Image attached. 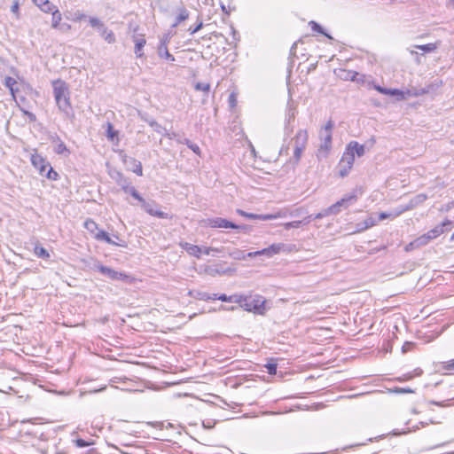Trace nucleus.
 <instances>
[{
  "label": "nucleus",
  "instance_id": "nucleus-1",
  "mask_svg": "<svg viewBox=\"0 0 454 454\" xmlns=\"http://www.w3.org/2000/svg\"><path fill=\"white\" fill-rule=\"evenodd\" d=\"M53 93L59 108L67 112L70 108L69 90L67 84L60 80L53 82Z\"/></svg>",
  "mask_w": 454,
  "mask_h": 454
},
{
  "label": "nucleus",
  "instance_id": "nucleus-2",
  "mask_svg": "<svg viewBox=\"0 0 454 454\" xmlns=\"http://www.w3.org/2000/svg\"><path fill=\"white\" fill-rule=\"evenodd\" d=\"M239 306L247 310L253 311L260 315L264 314L265 309V299L258 294L242 296L240 295V301H239Z\"/></svg>",
  "mask_w": 454,
  "mask_h": 454
},
{
  "label": "nucleus",
  "instance_id": "nucleus-3",
  "mask_svg": "<svg viewBox=\"0 0 454 454\" xmlns=\"http://www.w3.org/2000/svg\"><path fill=\"white\" fill-rule=\"evenodd\" d=\"M333 122L328 121L327 123L319 133L321 144L317 149V157L318 159L326 158L332 148V129H333Z\"/></svg>",
  "mask_w": 454,
  "mask_h": 454
},
{
  "label": "nucleus",
  "instance_id": "nucleus-4",
  "mask_svg": "<svg viewBox=\"0 0 454 454\" xmlns=\"http://www.w3.org/2000/svg\"><path fill=\"white\" fill-rule=\"evenodd\" d=\"M31 162L35 168L37 169L41 176H45L50 180H57L59 174L54 171L50 162L38 154H33L31 156Z\"/></svg>",
  "mask_w": 454,
  "mask_h": 454
},
{
  "label": "nucleus",
  "instance_id": "nucleus-5",
  "mask_svg": "<svg viewBox=\"0 0 454 454\" xmlns=\"http://www.w3.org/2000/svg\"><path fill=\"white\" fill-rule=\"evenodd\" d=\"M205 225L211 228H231L241 231H246L247 229V226L246 225H237L232 222L221 217L207 219L205 220Z\"/></svg>",
  "mask_w": 454,
  "mask_h": 454
},
{
  "label": "nucleus",
  "instance_id": "nucleus-6",
  "mask_svg": "<svg viewBox=\"0 0 454 454\" xmlns=\"http://www.w3.org/2000/svg\"><path fill=\"white\" fill-rule=\"evenodd\" d=\"M114 179L117 182V184L121 187V189L126 192L129 193L133 198L137 200H143V198L137 192V191L130 184V182L125 178L122 174L120 172H116L115 176H112Z\"/></svg>",
  "mask_w": 454,
  "mask_h": 454
},
{
  "label": "nucleus",
  "instance_id": "nucleus-7",
  "mask_svg": "<svg viewBox=\"0 0 454 454\" xmlns=\"http://www.w3.org/2000/svg\"><path fill=\"white\" fill-rule=\"evenodd\" d=\"M427 195L424 193H420L413 197L407 205H400L397 207V209L393 214V216H399L403 213L411 210L422 204L427 200Z\"/></svg>",
  "mask_w": 454,
  "mask_h": 454
},
{
  "label": "nucleus",
  "instance_id": "nucleus-8",
  "mask_svg": "<svg viewBox=\"0 0 454 454\" xmlns=\"http://www.w3.org/2000/svg\"><path fill=\"white\" fill-rule=\"evenodd\" d=\"M285 247H286V245L283 243L272 244L271 246H270L267 248H263L259 251L248 253V256H249V258H253L257 255H266L267 257H272L274 254H278L281 251H283Z\"/></svg>",
  "mask_w": 454,
  "mask_h": 454
},
{
  "label": "nucleus",
  "instance_id": "nucleus-9",
  "mask_svg": "<svg viewBox=\"0 0 454 454\" xmlns=\"http://www.w3.org/2000/svg\"><path fill=\"white\" fill-rule=\"evenodd\" d=\"M94 270H98L102 275L113 280L123 279V278L126 277L123 273L116 271L109 267L103 266L99 262H96L94 264Z\"/></svg>",
  "mask_w": 454,
  "mask_h": 454
},
{
  "label": "nucleus",
  "instance_id": "nucleus-10",
  "mask_svg": "<svg viewBox=\"0 0 454 454\" xmlns=\"http://www.w3.org/2000/svg\"><path fill=\"white\" fill-rule=\"evenodd\" d=\"M138 201L141 202L142 207L149 215L157 216V217L162 218V219L168 218V214L160 210L158 208L157 204L154 201H145L144 199H143V200H138Z\"/></svg>",
  "mask_w": 454,
  "mask_h": 454
},
{
  "label": "nucleus",
  "instance_id": "nucleus-11",
  "mask_svg": "<svg viewBox=\"0 0 454 454\" xmlns=\"http://www.w3.org/2000/svg\"><path fill=\"white\" fill-rule=\"evenodd\" d=\"M452 224V222L449 219L443 221L441 224L435 226L429 231H427V235L430 236V239L433 240L439 237L441 234L448 231V227Z\"/></svg>",
  "mask_w": 454,
  "mask_h": 454
},
{
  "label": "nucleus",
  "instance_id": "nucleus-12",
  "mask_svg": "<svg viewBox=\"0 0 454 454\" xmlns=\"http://www.w3.org/2000/svg\"><path fill=\"white\" fill-rule=\"evenodd\" d=\"M308 132L304 129H300L294 138V147L305 148L308 143Z\"/></svg>",
  "mask_w": 454,
  "mask_h": 454
},
{
  "label": "nucleus",
  "instance_id": "nucleus-13",
  "mask_svg": "<svg viewBox=\"0 0 454 454\" xmlns=\"http://www.w3.org/2000/svg\"><path fill=\"white\" fill-rule=\"evenodd\" d=\"M180 247L184 249L190 255L195 256L197 258H200V254L202 253V247L190 244L188 242H181Z\"/></svg>",
  "mask_w": 454,
  "mask_h": 454
},
{
  "label": "nucleus",
  "instance_id": "nucleus-14",
  "mask_svg": "<svg viewBox=\"0 0 454 454\" xmlns=\"http://www.w3.org/2000/svg\"><path fill=\"white\" fill-rule=\"evenodd\" d=\"M354 161H355L354 153L348 151V147H347L346 151L343 153L342 158L339 163V166L340 168H342V166H347L348 168H352Z\"/></svg>",
  "mask_w": 454,
  "mask_h": 454
},
{
  "label": "nucleus",
  "instance_id": "nucleus-15",
  "mask_svg": "<svg viewBox=\"0 0 454 454\" xmlns=\"http://www.w3.org/2000/svg\"><path fill=\"white\" fill-rule=\"evenodd\" d=\"M287 215V211L286 209H281L276 212L275 214H265V215H258V220L269 221L278 218H283Z\"/></svg>",
  "mask_w": 454,
  "mask_h": 454
},
{
  "label": "nucleus",
  "instance_id": "nucleus-16",
  "mask_svg": "<svg viewBox=\"0 0 454 454\" xmlns=\"http://www.w3.org/2000/svg\"><path fill=\"white\" fill-rule=\"evenodd\" d=\"M33 3L43 12H51L54 10L55 5L49 0H32Z\"/></svg>",
  "mask_w": 454,
  "mask_h": 454
},
{
  "label": "nucleus",
  "instance_id": "nucleus-17",
  "mask_svg": "<svg viewBox=\"0 0 454 454\" xmlns=\"http://www.w3.org/2000/svg\"><path fill=\"white\" fill-rule=\"evenodd\" d=\"M357 199V196L355 193L348 194L344 196L341 200L336 202V206L339 207L347 208L349 205L353 204Z\"/></svg>",
  "mask_w": 454,
  "mask_h": 454
},
{
  "label": "nucleus",
  "instance_id": "nucleus-18",
  "mask_svg": "<svg viewBox=\"0 0 454 454\" xmlns=\"http://www.w3.org/2000/svg\"><path fill=\"white\" fill-rule=\"evenodd\" d=\"M348 150L354 153V155H357L358 157H361L364 154V146L363 145H359L356 141L350 142L348 145Z\"/></svg>",
  "mask_w": 454,
  "mask_h": 454
},
{
  "label": "nucleus",
  "instance_id": "nucleus-19",
  "mask_svg": "<svg viewBox=\"0 0 454 454\" xmlns=\"http://www.w3.org/2000/svg\"><path fill=\"white\" fill-rule=\"evenodd\" d=\"M102 38L108 43H114L115 42V36L113 31L108 30L105 25L98 30Z\"/></svg>",
  "mask_w": 454,
  "mask_h": 454
},
{
  "label": "nucleus",
  "instance_id": "nucleus-20",
  "mask_svg": "<svg viewBox=\"0 0 454 454\" xmlns=\"http://www.w3.org/2000/svg\"><path fill=\"white\" fill-rule=\"evenodd\" d=\"M51 12L52 13L51 27L56 29L58 27H60L62 15L56 6H55L54 10L51 11Z\"/></svg>",
  "mask_w": 454,
  "mask_h": 454
},
{
  "label": "nucleus",
  "instance_id": "nucleus-21",
  "mask_svg": "<svg viewBox=\"0 0 454 454\" xmlns=\"http://www.w3.org/2000/svg\"><path fill=\"white\" fill-rule=\"evenodd\" d=\"M34 253L35 254L39 257V258H42L45 261H49L50 260V253L48 250H46L45 248H43V247L39 246V245H36L34 248Z\"/></svg>",
  "mask_w": 454,
  "mask_h": 454
},
{
  "label": "nucleus",
  "instance_id": "nucleus-22",
  "mask_svg": "<svg viewBox=\"0 0 454 454\" xmlns=\"http://www.w3.org/2000/svg\"><path fill=\"white\" fill-rule=\"evenodd\" d=\"M158 55L160 58H163L168 61H175V58L172 54L169 53L168 46H158Z\"/></svg>",
  "mask_w": 454,
  "mask_h": 454
},
{
  "label": "nucleus",
  "instance_id": "nucleus-23",
  "mask_svg": "<svg viewBox=\"0 0 454 454\" xmlns=\"http://www.w3.org/2000/svg\"><path fill=\"white\" fill-rule=\"evenodd\" d=\"M41 427L37 424H33V427H30V435H33V438H39L43 441L46 440V435L41 430Z\"/></svg>",
  "mask_w": 454,
  "mask_h": 454
},
{
  "label": "nucleus",
  "instance_id": "nucleus-24",
  "mask_svg": "<svg viewBox=\"0 0 454 454\" xmlns=\"http://www.w3.org/2000/svg\"><path fill=\"white\" fill-rule=\"evenodd\" d=\"M146 43V41L145 38H136L135 39V54L137 57L140 58L143 56V48L145 44Z\"/></svg>",
  "mask_w": 454,
  "mask_h": 454
},
{
  "label": "nucleus",
  "instance_id": "nucleus-25",
  "mask_svg": "<svg viewBox=\"0 0 454 454\" xmlns=\"http://www.w3.org/2000/svg\"><path fill=\"white\" fill-rule=\"evenodd\" d=\"M54 152L58 154H61V155H65V156H67L70 153V152L67 148L66 145L60 140L56 142L55 147H54Z\"/></svg>",
  "mask_w": 454,
  "mask_h": 454
},
{
  "label": "nucleus",
  "instance_id": "nucleus-26",
  "mask_svg": "<svg viewBox=\"0 0 454 454\" xmlns=\"http://www.w3.org/2000/svg\"><path fill=\"white\" fill-rule=\"evenodd\" d=\"M16 84L17 82L12 77H6L4 79V85L10 89V91L15 100L17 98L16 93L18 92V90L14 88V85Z\"/></svg>",
  "mask_w": 454,
  "mask_h": 454
},
{
  "label": "nucleus",
  "instance_id": "nucleus-27",
  "mask_svg": "<svg viewBox=\"0 0 454 454\" xmlns=\"http://www.w3.org/2000/svg\"><path fill=\"white\" fill-rule=\"evenodd\" d=\"M189 17V12L184 8H180L179 12L176 18L175 23L172 25L173 27H176L182 21L187 20Z\"/></svg>",
  "mask_w": 454,
  "mask_h": 454
},
{
  "label": "nucleus",
  "instance_id": "nucleus-28",
  "mask_svg": "<svg viewBox=\"0 0 454 454\" xmlns=\"http://www.w3.org/2000/svg\"><path fill=\"white\" fill-rule=\"evenodd\" d=\"M431 241L430 236L427 233H425L416 239H414L415 247H421L427 245Z\"/></svg>",
  "mask_w": 454,
  "mask_h": 454
},
{
  "label": "nucleus",
  "instance_id": "nucleus-29",
  "mask_svg": "<svg viewBox=\"0 0 454 454\" xmlns=\"http://www.w3.org/2000/svg\"><path fill=\"white\" fill-rule=\"evenodd\" d=\"M229 254L234 260H239V261L246 260L247 257H249L248 253L246 254L243 250H240V249H235L232 252H231Z\"/></svg>",
  "mask_w": 454,
  "mask_h": 454
},
{
  "label": "nucleus",
  "instance_id": "nucleus-30",
  "mask_svg": "<svg viewBox=\"0 0 454 454\" xmlns=\"http://www.w3.org/2000/svg\"><path fill=\"white\" fill-rule=\"evenodd\" d=\"M385 95L395 96L398 100L405 99V92L397 89H386Z\"/></svg>",
  "mask_w": 454,
  "mask_h": 454
},
{
  "label": "nucleus",
  "instance_id": "nucleus-31",
  "mask_svg": "<svg viewBox=\"0 0 454 454\" xmlns=\"http://www.w3.org/2000/svg\"><path fill=\"white\" fill-rule=\"evenodd\" d=\"M216 299H218L222 301H225V302L239 303V301H240V295L234 294V295L227 296L226 294H221L219 296L216 295Z\"/></svg>",
  "mask_w": 454,
  "mask_h": 454
},
{
  "label": "nucleus",
  "instance_id": "nucleus-32",
  "mask_svg": "<svg viewBox=\"0 0 454 454\" xmlns=\"http://www.w3.org/2000/svg\"><path fill=\"white\" fill-rule=\"evenodd\" d=\"M414 47L423 51L424 52H432L437 49L438 43H427V44H423V45H415Z\"/></svg>",
  "mask_w": 454,
  "mask_h": 454
},
{
  "label": "nucleus",
  "instance_id": "nucleus-33",
  "mask_svg": "<svg viewBox=\"0 0 454 454\" xmlns=\"http://www.w3.org/2000/svg\"><path fill=\"white\" fill-rule=\"evenodd\" d=\"M312 217V215H309L308 218L304 219L303 221H294L284 223V227L286 230H289L290 228H299L303 222L309 223V219Z\"/></svg>",
  "mask_w": 454,
  "mask_h": 454
},
{
  "label": "nucleus",
  "instance_id": "nucleus-34",
  "mask_svg": "<svg viewBox=\"0 0 454 454\" xmlns=\"http://www.w3.org/2000/svg\"><path fill=\"white\" fill-rule=\"evenodd\" d=\"M204 272L212 277H215L216 275H222V274L225 273V271L221 270L212 267V266H206L204 269Z\"/></svg>",
  "mask_w": 454,
  "mask_h": 454
},
{
  "label": "nucleus",
  "instance_id": "nucleus-35",
  "mask_svg": "<svg viewBox=\"0 0 454 454\" xmlns=\"http://www.w3.org/2000/svg\"><path fill=\"white\" fill-rule=\"evenodd\" d=\"M89 22H90V26L92 27L98 29V31L100 28H102L104 26V23L98 18H96V17H90Z\"/></svg>",
  "mask_w": 454,
  "mask_h": 454
},
{
  "label": "nucleus",
  "instance_id": "nucleus-36",
  "mask_svg": "<svg viewBox=\"0 0 454 454\" xmlns=\"http://www.w3.org/2000/svg\"><path fill=\"white\" fill-rule=\"evenodd\" d=\"M73 442L75 444V446H77L79 448L88 447L94 443L92 441H85L81 438L74 439Z\"/></svg>",
  "mask_w": 454,
  "mask_h": 454
},
{
  "label": "nucleus",
  "instance_id": "nucleus-37",
  "mask_svg": "<svg viewBox=\"0 0 454 454\" xmlns=\"http://www.w3.org/2000/svg\"><path fill=\"white\" fill-rule=\"evenodd\" d=\"M309 26L311 27V29H312L313 31L317 32V33H320V34H323V35H325L326 37H328V38L332 39V37H331L328 34H326V33L323 30V28L321 27V26H320L319 24H317V22H315V21H310V22H309Z\"/></svg>",
  "mask_w": 454,
  "mask_h": 454
},
{
  "label": "nucleus",
  "instance_id": "nucleus-38",
  "mask_svg": "<svg viewBox=\"0 0 454 454\" xmlns=\"http://www.w3.org/2000/svg\"><path fill=\"white\" fill-rule=\"evenodd\" d=\"M172 36H173V34H172V33H170V32L164 34V35L160 37L159 46H168V44L169 43V42H170V40H171Z\"/></svg>",
  "mask_w": 454,
  "mask_h": 454
},
{
  "label": "nucleus",
  "instance_id": "nucleus-39",
  "mask_svg": "<svg viewBox=\"0 0 454 454\" xmlns=\"http://www.w3.org/2000/svg\"><path fill=\"white\" fill-rule=\"evenodd\" d=\"M118 132L114 129L111 123L107 124L106 137L109 140L114 141V137H117Z\"/></svg>",
  "mask_w": 454,
  "mask_h": 454
},
{
  "label": "nucleus",
  "instance_id": "nucleus-40",
  "mask_svg": "<svg viewBox=\"0 0 454 454\" xmlns=\"http://www.w3.org/2000/svg\"><path fill=\"white\" fill-rule=\"evenodd\" d=\"M441 369L447 372H454V359L442 363Z\"/></svg>",
  "mask_w": 454,
  "mask_h": 454
},
{
  "label": "nucleus",
  "instance_id": "nucleus-41",
  "mask_svg": "<svg viewBox=\"0 0 454 454\" xmlns=\"http://www.w3.org/2000/svg\"><path fill=\"white\" fill-rule=\"evenodd\" d=\"M84 227L90 232H94L98 228L97 223L90 219L85 221Z\"/></svg>",
  "mask_w": 454,
  "mask_h": 454
},
{
  "label": "nucleus",
  "instance_id": "nucleus-42",
  "mask_svg": "<svg viewBox=\"0 0 454 454\" xmlns=\"http://www.w3.org/2000/svg\"><path fill=\"white\" fill-rule=\"evenodd\" d=\"M195 89L197 90H201V91L208 92L209 90H210V84L207 83V82H198L195 85Z\"/></svg>",
  "mask_w": 454,
  "mask_h": 454
},
{
  "label": "nucleus",
  "instance_id": "nucleus-43",
  "mask_svg": "<svg viewBox=\"0 0 454 454\" xmlns=\"http://www.w3.org/2000/svg\"><path fill=\"white\" fill-rule=\"evenodd\" d=\"M95 239H97L98 240L108 241L109 235L104 231H99L95 234Z\"/></svg>",
  "mask_w": 454,
  "mask_h": 454
},
{
  "label": "nucleus",
  "instance_id": "nucleus-44",
  "mask_svg": "<svg viewBox=\"0 0 454 454\" xmlns=\"http://www.w3.org/2000/svg\"><path fill=\"white\" fill-rule=\"evenodd\" d=\"M237 213L241 215V216H244V217H247L248 219H257L258 220V215L256 214H250V213H247L241 209H237Z\"/></svg>",
  "mask_w": 454,
  "mask_h": 454
},
{
  "label": "nucleus",
  "instance_id": "nucleus-45",
  "mask_svg": "<svg viewBox=\"0 0 454 454\" xmlns=\"http://www.w3.org/2000/svg\"><path fill=\"white\" fill-rule=\"evenodd\" d=\"M304 149L305 148H301V147H294V158L296 162H298L300 160Z\"/></svg>",
  "mask_w": 454,
  "mask_h": 454
},
{
  "label": "nucleus",
  "instance_id": "nucleus-46",
  "mask_svg": "<svg viewBox=\"0 0 454 454\" xmlns=\"http://www.w3.org/2000/svg\"><path fill=\"white\" fill-rule=\"evenodd\" d=\"M199 298L200 300H204V301H207V300H215L216 299V294H207V293H200L199 294Z\"/></svg>",
  "mask_w": 454,
  "mask_h": 454
},
{
  "label": "nucleus",
  "instance_id": "nucleus-47",
  "mask_svg": "<svg viewBox=\"0 0 454 454\" xmlns=\"http://www.w3.org/2000/svg\"><path fill=\"white\" fill-rule=\"evenodd\" d=\"M377 221L370 216L368 218H366L364 221V228H370V227H372L376 224Z\"/></svg>",
  "mask_w": 454,
  "mask_h": 454
},
{
  "label": "nucleus",
  "instance_id": "nucleus-48",
  "mask_svg": "<svg viewBox=\"0 0 454 454\" xmlns=\"http://www.w3.org/2000/svg\"><path fill=\"white\" fill-rule=\"evenodd\" d=\"M211 252H215V253H220L222 252V249L221 248H218V247H202V253L205 254H210Z\"/></svg>",
  "mask_w": 454,
  "mask_h": 454
},
{
  "label": "nucleus",
  "instance_id": "nucleus-49",
  "mask_svg": "<svg viewBox=\"0 0 454 454\" xmlns=\"http://www.w3.org/2000/svg\"><path fill=\"white\" fill-rule=\"evenodd\" d=\"M265 367L267 368L268 373L273 375L277 372V364L273 363H268L265 364Z\"/></svg>",
  "mask_w": 454,
  "mask_h": 454
},
{
  "label": "nucleus",
  "instance_id": "nucleus-50",
  "mask_svg": "<svg viewBox=\"0 0 454 454\" xmlns=\"http://www.w3.org/2000/svg\"><path fill=\"white\" fill-rule=\"evenodd\" d=\"M396 209H397V207H396V208H395V209H393V210H392L390 213H388V214H387V213H385V212L380 213V215H379V220L382 221V220H385V219L389 218V217L395 218L396 216H393V214L395 213V211Z\"/></svg>",
  "mask_w": 454,
  "mask_h": 454
},
{
  "label": "nucleus",
  "instance_id": "nucleus-51",
  "mask_svg": "<svg viewBox=\"0 0 454 454\" xmlns=\"http://www.w3.org/2000/svg\"><path fill=\"white\" fill-rule=\"evenodd\" d=\"M395 393L398 394H408V393H414V391L410 387H395L394 390Z\"/></svg>",
  "mask_w": 454,
  "mask_h": 454
},
{
  "label": "nucleus",
  "instance_id": "nucleus-52",
  "mask_svg": "<svg viewBox=\"0 0 454 454\" xmlns=\"http://www.w3.org/2000/svg\"><path fill=\"white\" fill-rule=\"evenodd\" d=\"M349 74H351L350 80L356 81L357 82H362V78L364 77L362 74H360L356 72H351V73H349Z\"/></svg>",
  "mask_w": 454,
  "mask_h": 454
},
{
  "label": "nucleus",
  "instance_id": "nucleus-53",
  "mask_svg": "<svg viewBox=\"0 0 454 454\" xmlns=\"http://www.w3.org/2000/svg\"><path fill=\"white\" fill-rule=\"evenodd\" d=\"M330 215L331 214H330V212H328V208H325V209L322 210L321 212H319L318 214L315 215L314 219H321V218L328 216Z\"/></svg>",
  "mask_w": 454,
  "mask_h": 454
},
{
  "label": "nucleus",
  "instance_id": "nucleus-54",
  "mask_svg": "<svg viewBox=\"0 0 454 454\" xmlns=\"http://www.w3.org/2000/svg\"><path fill=\"white\" fill-rule=\"evenodd\" d=\"M71 26L67 23H60V27H58L56 29L59 30L62 33H67L70 30Z\"/></svg>",
  "mask_w": 454,
  "mask_h": 454
},
{
  "label": "nucleus",
  "instance_id": "nucleus-55",
  "mask_svg": "<svg viewBox=\"0 0 454 454\" xmlns=\"http://www.w3.org/2000/svg\"><path fill=\"white\" fill-rule=\"evenodd\" d=\"M328 208V212H330V214H333V215H337L340 211V207H339L338 206H336V203L332 205L331 207H327Z\"/></svg>",
  "mask_w": 454,
  "mask_h": 454
},
{
  "label": "nucleus",
  "instance_id": "nucleus-56",
  "mask_svg": "<svg viewBox=\"0 0 454 454\" xmlns=\"http://www.w3.org/2000/svg\"><path fill=\"white\" fill-rule=\"evenodd\" d=\"M411 379H413V374L408 372L406 374H403L402 377L397 378V380L398 381H405V380H410Z\"/></svg>",
  "mask_w": 454,
  "mask_h": 454
},
{
  "label": "nucleus",
  "instance_id": "nucleus-57",
  "mask_svg": "<svg viewBox=\"0 0 454 454\" xmlns=\"http://www.w3.org/2000/svg\"><path fill=\"white\" fill-rule=\"evenodd\" d=\"M391 350H392L391 342H384V344L381 348V351H383L384 353H387V352H390Z\"/></svg>",
  "mask_w": 454,
  "mask_h": 454
},
{
  "label": "nucleus",
  "instance_id": "nucleus-58",
  "mask_svg": "<svg viewBox=\"0 0 454 454\" xmlns=\"http://www.w3.org/2000/svg\"><path fill=\"white\" fill-rule=\"evenodd\" d=\"M229 103H230V106L231 107H234L236 106V103H237V98H236V95L234 93H231L230 96H229Z\"/></svg>",
  "mask_w": 454,
  "mask_h": 454
},
{
  "label": "nucleus",
  "instance_id": "nucleus-59",
  "mask_svg": "<svg viewBox=\"0 0 454 454\" xmlns=\"http://www.w3.org/2000/svg\"><path fill=\"white\" fill-rule=\"evenodd\" d=\"M339 168H340V176L342 177L346 176L348 174L349 170L351 169V168H348L347 166H342V168H340L339 166Z\"/></svg>",
  "mask_w": 454,
  "mask_h": 454
},
{
  "label": "nucleus",
  "instance_id": "nucleus-60",
  "mask_svg": "<svg viewBox=\"0 0 454 454\" xmlns=\"http://www.w3.org/2000/svg\"><path fill=\"white\" fill-rule=\"evenodd\" d=\"M412 343L413 342H404L403 345L402 346V353L404 354L407 351H409L412 346Z\"/></svg>",
  "mask_w": 454,
  "mask_h": 454
},
{
  "label": "nucleus",
  "instance_id": "nucleus-61",
  "mask_svg": "<svg viewBox=\"0 0 454 454\" xmlns=\"http://www.w3.org/2000/svg\"><path fill=\"white\" fill-rule=\"evenodd\" d=\"M412 343L413 342H404L403 345L402 346V353L404 354L407 351H409L412 346Z\"/></svg>",
  "mask_w": 454,
  "mask_h": 454
},
{
  "label": "nucleus",
  "instance_id": "nucleus-62",
  "mask_svg": "<svg viewBox=\"0 0 454 454\" xmlns=\"http://www.w3.org/2000/svg\"><path fill=\"white\" fill-rule=\"evenodd\" d=\"M11 11L12 13L18 15V11H19V2L18 1H15L12 7H11Z\"/></svg>",
  "mask_w": 454,
  "mask_h": 454
},
{
  "label": "nucleus",
  "instance_id": "nucleus-63",
  "mask_svg": "<svg viewBox=\"0 0 454 454\" xmlns=\"http://www.w3.org/2000/svg\"><path fill=\"white\" fill-rule=\"evenodd\" d=\"M150 125L154 129V130H156L159 133H161L162 128L157 122L152 121V122H150Z\"/></svg>",
  "mask_w": 454,
  "mask_h": 454
},
{
  "label": "nucleus",
  "instance_id": "nucleus-64",
  "mask_svg": "<svg viewBox=\"0 0 454 454\" xmlns=\"http://www.w3.org/2000/svg\"><path fill=\"white\" fill-rule=\"evenodd\" d=\"M411 373L413 374V378L414 377H418V376H420L422 373H423V371L422 369L420 368H416L413 370V372H411Z\"/></svg>",
  "mask_w": 454,
  "mask_h": 454
}]
</instances>
